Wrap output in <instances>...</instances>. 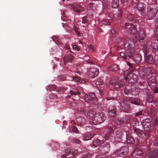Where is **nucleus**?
Returning <instances> with one entry per match:
<instances>
[{
  "label": "nucleus",
  "instance_id": "obj_15",
  "mask_svg": "<svg viewBox=\"0 0 158 158\" xmlns=\"http://www.w3.org/2000/svg\"><path fill=\"white\" fill-rule=\"evenodd\" d=\"M84 9L83 7L81 6L78 5L77 6V7H76V9H75V10L77 12L80 13L81 12L82 10H83Z\"/></svg>",
  "mask_w": 158,
  "mask_h": 158
},
{
  "label": "nucleus",
  "instance_id": "obj_35",
  "mask_svg": "<svg viewBox=\"0 0 158 158\" xmlns=\"http://www.w3.org/2000/svg\"><path fill=\"white\" fill-rule=\"evenodd\" d=\"M124 92L126 94H127L128 93L129 91L127 89H125L124 90Z\"/></svg>",
  "mask_w": 158,
  "mask_h": 158
},
{
  "label": "nucleus",
  "instance_id": "obj_20",
  "mask_svg": "<svg viewBox=\"0 0 158 158\" xmlns=\"http://www.w3.org/2000/svg\"><path fill=\"white\" fill-rule=\"evenodd\" d=\"M141 56L139 55L137 56V58H136L135 59V60L136 62L137 63H139L140 62V61L141 60Z\"/></svg>",
  "mask_w": 158,
  "mask_h": 158
},
{
  "label": "nucleus",
  "instance_id": "obj_32",
  "mask_svg": "<svg viewBox=\"0 0 158 158\" xmlns=\"http://www.w3.org/2000/svg\"><path fill=\"white\" fill-rule=\"evenodd\" d=\"M142 114V111H140L139 112H137L136 114V116H139V115H141Z\"/></svg>",
  "mask_w": 158,
  "mask_h": 158
},
{
  "label": "nucleus",
  "instance_id": "obj_21",
  "mask_svg": "<svg viewBox=\"0 0 158 158\" xmlns=\"http://www.w3.org/2000/svg\"><path fill=\"white\" fill-rule=\"evenodd\" d=\"M93 136H92L91 135H89L88 136H85V137L84 138V141H86L90 139Z\"/></svg>",
  "mask_w": 158,
  "mask_h": 158
},
{
  "label": "nucleus",
  "instance_id": "obj_5",
  "mask_svg": "<svg viewBox=\"0 0 158 158\" xmlns=\"http://www.w3.org/2000/svg\"><path fill=\"white\" fill-rule=\"evenodd\" d=\"M149 120L148 119H146L145 120V122H147V123H145L144 122L143 124V127L146 130H148L150 127V124L148 122Z\"/></svg>",
  "mask_w": 158,
  "mask_h": 158
},
{
  "label": "nucleus",
  "instance_id": "obj_38",
  "mask_svg": "<svg viewBox=\"0 0 158 158\" xmlns=\"http://www.w3.org/2000/svg\"><path fill=\"white\" fill-rule=\"evenodd\" d=\"M78 78L77 77H73V80L76 81H78Z\"/></svg>",
  "mask_w": 158,
  "mask_h": 158
},
{
  "label": "nucleus",
  "instance_id": "obj_12",
  "mask_svg": "<svg viewBox=\"0 0 158 158\" xmlns=\"http://www.w3.org/2000/svg\"><path fill=\"white\" fill-rule=\"evenodd\" d=\"M76 153V152H74L72 153V154H66L65 156H63L61 158H71L73 156H74V154Z\"/></svg>",
  "mask_w": 158,
  "mask_h": 158
},
{
  "label": "nucleus",
  "instance_id": "obj_30",
  "mask_svg": "<svg viewBox=\"0 0 158 158\" xmlns=\"http://www.w3.org/2000/svg\"><path fill=\"white\" fill-rule=\"evenodd\" d=\"M73 131L74 132L76 133H77L78 131L77 128L75 127H73Z\"/></svg>",
  "mask_w": 158,
  "mask_h": 158
},
{
  "label": "nucleus",
  "instance_id": "obj_41",
  "mask_svg": "<svg viewBox=\"0 0 158 158\" xmlns=\"http://www.w3.org/2000/svg\"><path fill=\"white\" fill-rule=\"evenodd\" d=\"M89 115V117H90H90H91L93 116L92 114H91V115H90V114H89V115Z\"/></svg>",
  "mask_w": 158,
  "mask_h": 158
},
{
  "label": "nucleus",
  "instance_id": "obj_17",
  "mask_svg": "<svg viewBox=\"0 0 158 158\" xmlns=\"http://www.w3.org/2000/svg\"><path fill=\"white\" fill-rule=\"evenodd\" d=\"M144 36V32L143 31L141 32V33H139V39L140 41L141 40H142L143 39V37Z\"/></svg>",
  "mask_w": 158,
  "mask_h": 158
},
{
  "label": "nucleus",
  "instance_id": "obj_19",
  "mask_svg": "<svg viewBox=\"0 0 158 158\" xmlns=\"http://www.w3.org/2000/svg\"><path fill=\"white\" fill-rule=\"evenodd\" d=\"M70 93L71 95H77V94H80V93L78 92H74L71 90L70 91Z\"/></svg>",
  "mask_w": 158,
  "mask_h": 158
},
{
  "label": "nucleus",
  "instance_id": "obj_26",
  "mask_svg": "<svg viewBox=\"0 0 158 158\" xmlns=\"http://www.w3.org/2000/svg\"><path fill=\"white\" fill-rule=\"evenodd\" d=\"M142 152L141 150H138L137 151V155L138 156H141L142 154Z\"/></svg>",
  "mask_w": 158,
  "mask_h": 158
},
{
  "label": "nucleus",
  "instance_id": "obj_47",
  "mask_svg": "<svg viewBox=\"0 0 158 158\" xmlns=\"http://www.w3.org/2000/svg\"><path fill=\"white\" fill-rule=\"evenodd\" d=\"M110 24V23L109 22H108L107 23V24Z\"/></svg>",
  "mask_w": 158,
  "mask_h": 158
},
{
  "label": "nucleus",
  "instance_id": "obj_10",
  "mask_svg": "<svg viewBox=\"0 0 158 158\" xmlns=\"http://www.w3.org/2000/svg\"><path fill=\"white\" fill-rule=\"evenodd\" d=\"M124 85V83L122 81H120L119 82L116 83L114 85V87L115 88H118L121 87Z\"/></svg>",
  "mask_w": 158,
  "mask_h": 158
},
{
  "label": "nucleus",
  "instance_id": "obj_2",
  "mask_svg": "<svg viewBox=\"0 0 158 158\" xmlns=\"http://www.w3.org/2000/svg\"><path fill=\"white\" fill-rule=\"evenodd\" d=\"M85 101L89 102V103L95 102L96 101V97L94 93H91L88 97H85Z\"/></svg>",
  "mask_w": 158,
  "mask_h": 158
},
{
  "label": "nucleus",
  "instance_id": "obj_36",
  "mask_svg": "<svg viewBox=\"0 0 158 158\" xmlns=\"http://www.w3.org/2000/svg\"><path fill=\"white\" fill-rule=\"evenodd\" d=\"M154 93H156L158 92V88H156L154 90Z\"/></svg>",
  "mask_w": 158,
  "mask_h": 158
},
{
  "label": "nucleus",
  "instance_id": "obj_14",
  "mask_svg": "<svg viewBox=\"0 0 158 158\" xmlns=\"http://www.w3.org/2000/svg\"><path fill=\"white\" fill-rule=\"evenodd\" d=\"M151 46L154 50H156L158 49V44L156 43H153L151 44Z\"/></svg>",
  "mask_w": 158,
  "mask_h": 158
},
{
  "label": "nucleus",
  "instance_id": "obj_13",
  "mask_svg": "<svg viewBox=\"0 0 158 158\" xmlns=\"http://www.w3.org/2000/svg\"><path fill=\"white\" fill-rule=\"evenodd\" d=\"M131 101V103L136 105H139L140 102L138 98H132Z\"/></svg>",
  "mask_w": 158,
  "mask_h": 158
},
{
  "label": "nucleus",
  "instance_id": "obj_4",
  "mask_svg": "<svg viewBox=\"0 0 158 158\" xmlns=\"http://www.w3.org/2000/svg\"><path fill=\"white\" fill-rule=\"evenodd\" d=\"M98 73V69H91L89 73V74L91 77L94 78L97 76Z\"/></svg>",
  "mask_w": 158,
  "mask_h": 158
},
{
  "label": "nucleus",
  "instance_id": "obj_16",
  "mask_svg": "<svg viewBox=\"0 0 158 158\" xmlns=\"http://www.w3.org/2000/svg\"><path fill=\"white\" fill-rule=\"evenodd\" d=\"M112 7L116 8L118 6L117 0H114L112 4Z\"/></svg>",
  "mask_w": 158,
  "mask_h": 158
},
{
  "label": "nucleus",
  "instance_id": "obj_11",
  "mask_svg": "<svg viewBox=\"0 0 158 158\" xmlns=\"http://www.w3.org/2000/svg\"><path fill=\"white\" fill-rule=\"evenodd\" d=\"M118 69V66L116 64H113L110 67L109 70L112 71H114Z\"/></svg>",
  "mask_w": 158,
  "mask_h": 158
},
{
  "label": "nucleus",
  "instance_id": "obj_1",
  "mask_svg": "<svg viewBox=\"0 0 158 158\" xmlns=\"http://www.w3.org/2000/svg\"><path fill=\"white\" fill-rule=\"evenodd\" d=\"M106 119V117L102 113L97 114L94 118L92 119L93 122L95 124H100Z\"/></svg>",
  "mask_w": 158,
  "mask_h": 158
},
{
  "label": "nucleus",
  "instance_id": "obj_51",
  "mask_svg": "<svg viewBox=\"0 0 158 158\" xmlns=\"http://www.w3.org/2000/svg\"><path fill=\"white\" fill-rule=\"evenodd\" d=\"M111 32H112V33H113V34H114V32H112V31H111Z\"/></svg>",
  "mask_w": 158,
  "mask_h": 158
},
{
  "label": "nucleus",
  "instance_id": "obj_25",
  "mask_svg": "<svg viewBox=\"0 0 158 158\" xmlns=\"http://www.w3.org/2000/svg\"><path fill=\"white\" fill-rule=\"evenodd\" d=\"M72 46L73 49H75L76 50H78L79 49V48L77 47L76 45H73V44H72Z\"/></svg>",
  "mask_w": 158,
  "mask_h": 158
},
{
  "label": "nucleus",
  "instance_id": "obj_37",
  "mask_svg": "<svg viewBox=\"0 0 158 158\" xmlns=\"http://www.w3.org/2000/svg\"><path fill=\"white\" fill-rule=\"evenodd\" d=\"M78 81L80 83H84V81L82 80H81L80 79H79Z\"/></svg>",
  "mask_w": 158,
  "mask_h": 158
},
{
  "label": "nucleus",
  "instance_id": "obj_23",
  "mask_svg": "<svg viewBox=\"0 0 158 158\" xmlns=\"http://www.w3.org/2000/svg\"><path fill=\"white\" fill-rule=\"evenodd\" d=\"M132 79L134 81H136L137 80V76L134 73H133L132 74Z\"/></svg>",
  "mask_w": 158,
  "mask_h": 158
},
{
  "label": "nucleus",
  "instance_id": "obj_39",
  "mask_svg": "<svg viewBox=\"0 0 158 158\" xmlns=\"http://www.w3.org/2000/svg\"><path fill=\"white\" fill-rule=\"evenodd\" d=\"M153 84H154V85H153V86H155L156 85V81H155L154 77H153Z\"/></svg>",
  "mask_w": 158,
  "mask_h": 158
},
{
  "label": "nucleus",
  "instance_id": "obj_27",
  "mask_svg": "<svg viewBox=\"0 0 158 158\" xmlns=\"http://www.w3.org/2000/svg\"><path fill=\"white\" fill-rule=\"evenodd\" d=\"M103 82L100 80V81H97L96 83V85H102V84Z\"/></svg>",
  "mask_w": 158,
  "mask_h": 158
},
{
  "label": "nucleus",
  "instance_id": "obj_28",
  "mask_svg": "<svg viewBox=\"0 0 158 158\" xmlns=\"http://www.w3.org/2000/svg\"><path fill=\"white\" fill-rule=\"evenodd\" d=\"M120 56L123 57V58L126 59V56L124 53L121 52L120 53Z\"/></svg>",
  "mask_w": 158,
  "mask_h": 158
},
{
  "label": "nucleus",
  "instance_id": "obj_34",
  "mask_svg": "<svg viewBox=\"0 0 158 158\" xmlns=\"http://www.w3.org/2000/svg\"><path fill=\"white\" fill-rule=\"evenodd\" d=\"M88 47L92 50L93 51L94 50V48L93 46L92 45H89Z\"/></svg>",
  "mask_w": 158,
  "mask_h": 158
},
{
  "label": "nucleus",
  "instance_id": "obj_40",
  "mask_svg": "<svg viewBox=\"0 0 158 158\" xmlns=\"http://www.w3.org/2000/svg\"><path fill=\"white\" fill-rule=\"evenodd\" d=\"M127 64H128V65L129 66L131 67V64L129 63V62H128L127 63Z\"/></svg>",
  "mask_w": 158,
  "mask_h": 158
},
{
  "label": "nucleus",
  "instance_id": "obj_18",
  "mask_svg": "<svg viewBox=\"0 0 158 158\" xmlns=\"http://www.w3.org/2000/svg\"><path fill=\"white\" fill-rule=\"evenodd\" d=\"M138 120L137 118H134V122L132 123V125L134 127H136L138 125Z\"/></svg>",
  "mask_w": 158,
  "mask_h": 158
},
{
  "label": "nucleus",
  "instance_id": "obj_8",
  "mask_svg": "<svg viewBox=\"0 0 158 158\" xmlns=\"http://www.w3.org/2000/svg\"><path fill=\"white\" fill-rule=\"evenodd\" d=\"M124 27L126 30H127L128 29L131 30L132 29H134L135 27L134 25L131 24H129L128 23H125Z\"/></svg>",
  "mask_w": 158,
  "mask_h": 158
},
{
  "label": "nucleus",
  "instance_id": "obj_45",
  "mask_svg": "<svg viewBox=\"0 0 158 158\" xmlns=\"http://www.w3.org/2000/svg\"><path fill=\"white\" fill-rule=\"evenodd\" d=\"M127 77H125V80H127Z\"/></svg>",
  "mask_w": 158,
  "mask_h": 158
},
{
  "label": "nucleus",
  "instance_id": "obj_44",
  "mask_svg": "<svg viewBox=\"0 0 158 158\" xmlns=\"http://www.w3.org/2000/svg\"><path fill=\"white\" fill-rule=\"evenodd\" d=\"M127 54L128 56H129L130 57H131V55H129L128 54Z\"/></svg>",
  "mask_w": 158,
  "mask_h": 158
},
{
  "label": "nucleus",
  "instance_id": "obj_50",
  "mask_svg": "<svg viewBox=\"0 0 158 158\" xmlns=\"http://www.w3.org/2000/svg\"><path fill=\"white\" fill-rule=\"evenodd\" d=\"M157 120L158 121V117L157 118Z\"/></svg>",
  "mask_w": 158,
  "mask_h": 158
},
{
  "label": "nucleus",
  "instance_id": "obj_7",
  "mask_svg": "<svg viewBox=\"0 0 158 158\" xmlns=\"http://www.w3.org/2000/svg\"><path fill=\"white\" fill-rule=\"evenodd\" d=\"M147 62L149 64H151L154 62V60L152 56L151 55H149L146 58Z\"/></svg>",
  "mask_w": 158,
  "mask_h": 158
},
{
  "label": "nucleus",
  "instance_id": "obj_29",
  "mask_svg": "<svg viewBox=\"0 0 158 158\" xmlns=\"http://www.w3.org/2000/svg\"><path fill=\"white\" fill-rule=\"evenodd\" d=\"M128 18L129 20H132L133 19V16L131 14L129 15L128 16Z\"/></svg>",
  "mask_w": 158,
  "mask_h": 158
},
{
  "label": "nucleus",
  "instance_id": "obj_24",
  "mask_svg": "<svg viewBox=\"0 0 158 158\" xmlns=\"http://www.w3.org/2000/svg\"><path fill=\"white\" fill-rule=\"evenodd\" d=\"M75 31L77 34L79 36H80V33L78 28H75Z\"/></svg>",
  "mask_w": 158,
  "mask_h": 158
},
{
  "label": "nucleus",
  "instance_id": "obj_6",
  "mask_svg": "<svg viewBox=\"0 0 158 158\" xmlns=\"http://www.w3.org/2000/svg\"><path fill=\"white\" fill-rule=\"evenodd\" d=\"M116 110L114 108L112 110H108V115L109 116L113 117L115 115Z\"/></svg>",
  "mask_w": 158,
  "mask_h": 158
},
{
  "label": "nucleus",
  "instance_id": "obj_33",
  "mask_svg": "<svg viewBox=\"0 0 158 158\" xmlns=\"http://www.w3.org/2000/svg\"><path fill=\"white\" fill-rule=\"evenodd\" d=\"M74 142L77 143H80V141L78 139H75L74 140Z\"/></svg>",
  "mask_w": 158,
  "mask_h": 158
},
{
  "label": "nucleus",
  "instance_id": "obj_3",
  "mask_svg": "<svg viewBox=\"0 0 158 158\" xmlns=\"http://www.w3.org/2000/svg\"><path fill=\"white\" fill-rule=\"evenodd\" d=\"M158 154V152L156 148H155L148 155L149 158H156Z\"/></svg>",
  "mask_w": 158,
  "mask_h": 158
},
{
  "label": "nucleus",
  "instance_id": "obj_43",
  "mask_svg": "<svg viewBox=\"0 0 158 158\" xmlns=\"http://www.w3.org/2000/svg\"><path fill=\"white\" fill-rule=\"evenodd\" d=\"M121 1L123 2H126L127 1V0H121Z\"/></svg>",
  "mask_w": 158,
  "mask_h": 158
},
{
  "label": "nucleus",
  "instance_id": "obj_52",
  "mask_svg": "<svg viewBox=\"0 0 158 158\" xmlns=\"http://www.w3.org/2000/svg\"><path fill=\"white\" fill-rule=\"evenodd\" d=\"M79 119V118L77 119V121H79V120H78Z\"/></svg>",
  "mask_w": 158,
  "mask_h": 158
},
{
  "label": "nucleus",
  "instance_id": "obj_48",
  "mask_svg": "<svg viewBox=\"0 0 158 158\" xmlns=\"http://www.w3.org/2000/svg\"><path fill=\"white\" fill-rule=\"evenodd\" d=\"M127 45V44H125V47H126Z\"/></svg>",
  "mask_w": 158,
  "mask_h": 158
},
{
  "label": "nucleus",
  "instance_id": "obj_46",
  "mask_svg": "<svg viewBox=\"0 0 158 158\" xmlns=\"http://www.w3.org/2000/svg\"><path fill=\"white\" fill-rule=\"evenodd\" d=\"M150 85H152V83L151 82L150 84Z\"/></svg>",
  "mask_w": 158,
  "mask_h": 158
},
{
  "label": "nucleus",
  "instance_id": "obj_9",
  "mask_svg": "<svg viewBox=\"0 0 158 158\" xmlns=\"http://www.w3.org/2000/svg\"><path fill=\"white\" fill-rule=\"evenodd\" d=\"M127 142L129 144H133L134 143L135 141L133 138L131 136L129 135L127 137Z\"/></svg>",
  "mask_w": 158,
  "mask_h": 158
},
{
  "label": "nucleus",
  "instance_id": "obj_31",
  "mask_svg": "<svg viewBox=\"0 0 158 158\" xmlns=\"http://www.w3.org/2000/svg\"><path fill=\"white\" fill-rule=\"evenodd\" d=\"M82 22L83 23H85L87 22V21L86 20L85 17H83V18Z\"/></svg>",
  "mask_w": 158,
  "mask_h": 158
},
{
  "label": "nucleus",
  "instance_id": "obj_49",
  "mask_svg": "<svg viewBox=\"0 0 158 158\" xmlns=\"http://www.w3.org/2000/svg\"><path fill=\"white\" fill-rule=\"evenodd\" d=\"M80 44H81L82 43V42H80Z\"/></svg>",
  "mask_w": 158,
  "mask_h": 158
},
{
  "label": "nucleus",
  "instance_id": "obj_22",
  "mask_svg": "<svg viewBox=\"0 0 158 158\" xmlns=\"http://www.w3.org/2000/svg\"><path fill=\"white\" fill-rule=\"evenodd\" d=\"M131 119L130 117L129 116H126L125 117L124 120L126 122H128L130 121V120Z\"/></svg>",
  "mask_w": 158,
  "mask_h": 158
},
{
  "label": "nucleus",
  "instance_id": "obj_42",
  "mask_svg": "<svg viewBox=\"0 0 158 158\" xmlns=\"http://www.w3.org/2000/svg\"><path fill=\"white\" fill-rule=\"evenodd\" d=\"M112 81L111 80L110 81V84L111 85H113V82H112Z\"/></svg>",
  "mask_w": 158,
  "mask_h": 158
}]
</instances>
